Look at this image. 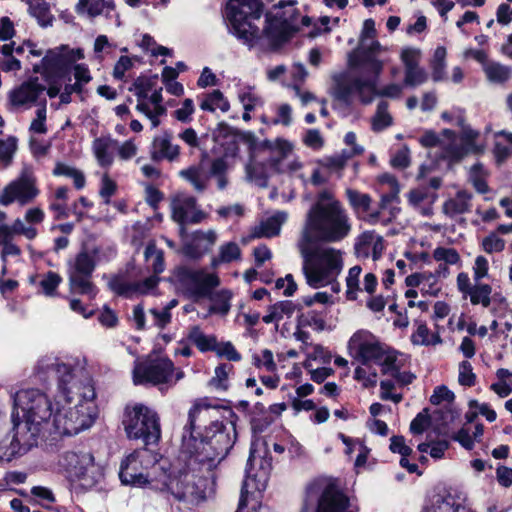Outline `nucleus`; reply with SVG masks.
I'll return each instance as SVG.
<instances>
[{
    "mask_svg": "<svg viewBox=\"0 0 512 512\" xmlns=\"http://www.w3.org/2000/svg\"><path fill=\"white\" fill-rule=\"evenodd\" d=\"M352 222L344 205L329 190L321 191L306 213L297 242L308 244L338 243L349 236Z\"/></svg>",
    "mask_w": 512,
    "mask_h": 512,
    "instance_id": "f257e3e1",
    "label": "nucleus"
},
{
    "mask_svg": "<svg viewBox=\"0 0 512 512\" xmlns=\"http://www.w3.org/2000/svg\"><path fill=\"white\" fill-rule=\"evenodd\" d=\"M15 411L12 422L18 424V432L26 445H37L39 439L48 437L54 416L50 398L39 389H23L13 397Z\"/></svg>",
    "mask_w": 512,
    "mask_h": 512,
    "instance_id": "f03ea898",
    "label": "nucleus"
},
{
    "mask_svg": "<svg viewBox=\"0 0 512 512\" xmlns=\"http://www.w3.org/2000/svg\"><path fill=\"white\" fill-rule=\"evenodd\" d=\"M222 418V421H212L199 438L192 434L188 438L184 436L186 451L209 469L227 455L236 440L237 415L231 409H224Z\"/></svg>",
    "mask_w": 512,
    "mask_h": 512,
    "instance_id": "7ed1b4c3",
    "label": "nucleus"
},
{
    "mask_svg": "<svg viewBox=\"0 0 512 512\" xmlns=\"http://www.w3.org/2000/svg\"><path fill=\"white\" fill-rule=\"evenodd\" d=\"M296 246L303 260L302 272L306 283L314 289L333 285L343 270L344 252L317 244H308L306 250L301 242H297Z\"/></svg>",
    "mask_w": 512,
    "mask_h": 512,
    "instance_id": "20e7f679",
    "label": "nucleus"
},
{
    "mask_svg": "<svg viewBox=\"0 0 512 512\" xmlns=\"http://www.w3.org/2000/svg\"><path fill=\"white\" fill-rule=\"evenodd\" d=\"M225 18L229 31L249 49L265 50L264 29L254 24L262 15V4L259 0H227Z\"/></svg>",
    "mask_w": 512,
    "mask_h": 512,
    "instance_id": "39448f33",
    "label": "nucleus"
},
{
    "mask_svg": "<svg viewBox=\"0 0 512 512\" xmlns=\"http://www.w3.org/2000/svg\"><path fill=\"white\" fill-rule=\"evenodd\" d=\"M67 402L78 400L79 403L73 407L57 408L53 419L49 436H72L89 429L97 418V407L94 403L96 397L93 387V396L88 398L84 395L83 388H75L72 397L63 396Z\"/></svg>",
    "mask_w": 512,
    "mask_h": 512,
    "instance_id": "423d86ee",
    "label": "nucleus"
},
{
    "mask_svg": "<svg viewBox=\"0 0 512 512\" xmlns=\"http://www.w3.org/2000/svg\"><path fill=\"white\" fill-rule=\"evenodd\" d=\"M35 373L41 379L55 374L58 379V390L62 396L72 397L75 388H83L84 395L88 398L93 396V382L88 372L82 368H74L53 355L40 358L35 366Z\"/></svg>",
    "mask_w": 512,
    "mask_h": 512,
    "instance_id": "0eeeda50",
    "label": "nucleus"
},
{
    "mask_svg": "<svg viewBox=\"0 0 512 512\" xmlns=\"http://www.w3.org/2000/svg\"><path fill=\"white\" fill-rule=\"evenodd\" d=\"M371 77L356 76L350 72H341L332 76L334 82L333 94L336 99L345 103L350 102L353 94H358L360 101L364 104L372 102L376 95L398 98L402 93V88L398 84H391L377 91L378 75L370 72Z\"/></svg>",
    "mask_w": 512,
    "mask_h": 512,
    "instance_id": "6e6552de",
    "label": "nucleus"
},
{
    "mask_svg": "<svg viewBox=\"0 0 512 512\" xmlns=\"http://www.w3.org/2000/svg\"><path fill=\"white\" fill-rule=\"evenodd\" d=\"M356 512L349 498L334 484L317 479L311 482L305 492L301 512Z\"/></svg>",
    "mask_w": 512,
    "mask_h": 512,
    "instance_id": "1a4fd4ad",
    "label": "nucleus"
},
{
    "mask_svg": "<svg viewBox=\"0 0 512 512\" xmlns=\"http://www.w3.org/2000/svg\"><path fill=\"white\" fill-rule=\"evenodd\" d=\"M351 355L363 365L376 363L381 366V372L388 371V367L395 361V350L383 345L369 331L355 332L348 342Z\"/></svg>",
    "mask_w": 512,
    "mask_h": 512,
    "instance_id": "9d476101",
    "label": "nucleus"
},
{
    "mask_svg": "<svg viewBox=\"0 0 512 512\" xmlns=\"http://www.w3.org/2000/svg\"><path fill=\"white\" fill-rule=\"evenodd\" d=\"M128 438L141 439L147 445L156 444L161 436L157 413L143 404L127 407L123 420Z\"/></svg>",
    "mask_w": 512,
    "mask_h": 512,
    "instance_id": "9b49d317",
    "label": "nucleus"
},
{
    "mask_svg": "<svg viewBox=\"0 0 512 512\" xmlns=\"http://www.w3.org/2000/svg\"><path fill=\"white\" fill-rule=\"evenodd\" d=\"M478 135L479 133L477 131L469 127H464L460 142L456 141L454 132L448 129L443 131V136L448 141L447 144H445L443 140H440L432 131L426 132L419 141L424 147L443 145L444 156L450 160L458 161L470 153L481 154L484 152L485 147L476 143Z\"/></svg>",
    "mask_w": 512,
    "mask_h": 512,
    "instance_id": "f8f14e48",
    "label": "nucleus"
},
{
    "mask_svg": "<svg viewBox=\"0 0 512 512\" xmlns=\"http://www.w3.org/2000/svg\"><path fill=\"white\" fill-rule=\"evenodd\" d=\"M295 1L280 4L271 16L267 18L264 27L265 50H274L287 42L298 30L299 14L294 7Z\"/></svg>",
    "mask_w": 512,
    "mask_h": 512,
    "instance_id": "ddd939ff",
    "label": "nucleus"
},
{
    "mask_svg": "<svg viewBox=\"0 0 512 512\" xmlns=\"http://www.w3.org/2000/svg\"><path fill=\"white\" fill-rule=\"evenodd\" d=\"M174 279L177 290L193 302L210 297L213 289L220 284L216 274L189 267L177 268Z\"/></svg>",
    "mask_w": 512,
    "mask_h": 512,
    "instance_id": "4468645a",
    "label": "nucleus"
},
{
    "mask_svg": "<svg viewBox=\"0 0 512 512\" xmlns=\"http://www.w3.org/2000/svg\"><path fill=\"white\" fill-rule=\"evenodd\" d=\"M183 378L184 372L175 369L173 362L168 358L147 359L136 363L133 369V381L137 385L149 383L154 386H172Z\"/></svg>",
    "mask_w": 512,
    "mask_h": 512,
    "instance_id": "2eb2a0df",
    "label": "nucleus"
},
{
    "mask_svg": "<svg viewBox=\"0 0 512 512\" xmlns=\"http://www.w3.org/2000/svg\"><path fill=\"white\" fill-rule=\"evenodd\" d=\"M40 195L38 179L31 167H24L19 175L8 182L0 192V205L17 204L20 207L33 203Z\"/></svg>",
    "mask_w": 512,
    "mask_h": 512,
    "instance_id": "dca6fc26",
    "label": "nucleus"
},
{
    "mask_svg": "<svg viewBox=\"0 0 512 512\" xmlns=\"http://www.w3.org/2000/svg\"><path fill=\"white\" fill-rule=\"evenodd\" d=\"M376 29L372 19H366L363 23L357 59L350 60V66L359 67L363 72L380 74L384 60L378 59V55L385 50L381 44L374 40Z\"/></svg>",
    "mask_w": 512,
    "mask_h": 512,
    "instance_id": "f3484780",
    "label": "nucleus"
},
{
    "mask_svg": "<svg viewBox=\"0 0 512 512\" xmlns=\"http://www.w3.org/2000/svg\"><path fill=\"white\" fill-rule=\"evenodd\" d=\"M154 461L148 449L135 450L120 465L119 478L124 485L142 487L149 483L144 470Z\"/></svg>",
    "mask_w": 512,
    "mask_h": 512,
    "instance_id": "a211bd4d",
    "label": "nucleus"
},
{
    "mask_svg": "<svg viewBox=\"0 0 512 512\" xmlns=\"http://www.w3.org/2000/svg\"><path fill=\"white\" fill-rule=\"evenodd\" d=\"M153 488L169 491L179 501L195 503L204 498L201 479L190 472H182L169 477V480L164 482L161 487L155 485Z\"/></svg>",
    "mask_w": 512,
    "mask_h": 512,
    "instance_id": "6ab92c4d",
    "label": "nucleus"
},
{
    "mask_svg": "<svg viewBox=\"0 0 512 512\" xmlns=\"http://www.w3.org/2000/svg\"><path fill=\"white\" fill-rule=\"evenodd\" d=\"M261 447L265 448V443H254L251 447L246 469L247 476L241 489L239 508L246 506V494L249 487L258 491L266 487L269 464L266 463V467L262 465Z\"/></svg>",
    "mask_w": 512,
    "mask_h": 512,
    "instance_id": "aec40b11",
    "label": "nucleus"
},
{
    "mask_svg": "<svg viewBox=\"0 0 512 512\" xmlns=\"http://www.w3.org/2000/svg\"><path fill=\"white\" fill-rule=\"evenodd\" d=\"M61 465L71 476L85 480L87 484H93L100 476V469L94 462L93 455L88 451L66 452L61 460Z\"/></svg>",
    "mask_w": 512,
    "mask_h": 512,
    "instance_id": "412c9836",
    "label": "nucleus"
},
{
    "mask_svg": "<svg viewBox=\"0 0 512 512\" xmlns=\"http://www.w3.org/2000/svg\"><path fill=\"white\" fill-rule=\"evenodd\" d=\"M170 207L173 220L181 225L185 223L197 224L206 217V214L197 208L195 197L187 193L180 192L173 195Z\"/></svg>",
    "mask_w": 512,
    "mask_h": 512,
    "instance_id": "4be33fe9",
    "label": "nucleus"
},
{
    "mask_svg": "<svg viewBox=\"0 0 512 512\" xmlns=\"http://www.w3.org/2000/svg\"><path fill=\"white\" fill-rule=\"evenodd\" d=\"M46 90L39 82L38 77H33L12 89L8 94V101L14 108H31Z\"/></svg>",
    "mask_w": 512,
    "mask_h": 512,
    "instance_id": "5701e85b",
    "label": "nucleus"
},
{
    "mask_svg": "<svg viewBox=\"0 0 512 512\" xmlns=\"http://www.w3.org/2000/svg\"><path fill=\"white\" fill-rule=\"evenodd\" d=\"M12 435L5 427H0V461L9 462L16 455L29 451L35 445H26L24 438L18 432V424L12 422Z\"/></svg>",
    "mask_w": 512,
    "mask_h": 512,
    "instance_id": "b1692460",
    "label": "nucleus"
},
{
    "mask_svg": "<svg viewBox=\"0 0 512 512\" xmlns=\"http://www.w3.org/2000/svg\"><path fill=\"white\" fill-rule=\"evenodd\" d=\"M101 249L97 246L84 245L75 258L69 262L68 273L92 275L101 261Z\"/></svg>",
    "mask_w": 512,
    "mask_h": 512,
    "instance_id": "393cba45",
    "label": "nucleus"
},
{
    "mask_svg": "<svg viewBox=\"0 0 512 512\" xmlns=\"http://www.w3.org/2000/svg\"><path fill=\"white\" fill-rule=\"evenodd\" d=\"M170 132L164 131L153 138L150 148V157L154 161H176L180 156V147L173 143Z\"/></svg>",
    "mask_w": 512,
    "mask_h": 512,
    "instance_id": "a878e982",
    "label": "nucleus"
},
{
    "mask_svg": "<svg viewBox=\"0 0 512 512\" xmlns=\"http://www.w3.org/2000/svg\"><path fill=\"white\" fill-rule=\"evenodd\" d=\"M384 250V241L379 234L366 231L362 233L355 243V252L359 258H372L378 260Z\"/></svg>",
    "mask_w": 512,
    "mask_h": 512,
    "instance_id": "bb28decb",
    "label": "nucleus"
},
{
    "mask_svg": "<svg viewBox=\"0 0 512 512\" xmlns=\"http://www.w3.org/2000/svg\"><path fill=\"white\" fill-rule=\"evenodd\" d=\"M117 148L118 141L109 135L95 138L91 145L97 164L102 168H109L113 164Z\"/></svg>",
    "mask_w": 512,
    "mask_h": 512,
    "instance_id": "cd10ccee",
    "label": "nucleus"
},
{
    "mask_svg": "<svg viewBox=\"0 0 512 512\" xmlns=\"http://www.w3.org/2000/svg\"><path fill=\"white\" fill-rule=\"evenodd\" d=\"M473 195L466 190H459L453 196L448 198L442 205L443 213L454 218L458 215L465 214L470 211L472 207Z\"/></svg>",
    "mask_w": 512,
    "mask_h": 512,
    "instance_id": "c85d7f7f",
    "label": "nucleus"
},
{
    "mask_svg": "<svg viewBox=\"0 0 512 512\" xmlns=\"http://www.w3.org/2000/svg\"><path fill=\"white\" fill-rule=\"evenodd\" d=\"M424 512H474L451 494H437L431 499Z\"/></svg>",
    "mask_w": 512,
    "mask_h": 512,
    "instance_id": "c756f323",
    "label": "nucleus"
},
{
    "mask_svg": "<svg viewBox=\"0 0 512 512\" xmlns=\"http://www.w3.org/2000/svg\"><path fill=\"white\" fill-rule=\"evenodd\" d=\"M288 214L278 211L267 219L263 220L253 229L252 236L255 238H271L279 235L281 226L286 222Z\"/></svg>",
    "mask_w": 512,
    "mask_h": 512,
    "instance_id": "7c9ffc66",
    "label": "nucleus"
},
{
    "mask_svg": "<svg viewBox=\"0 0 512 512\" xmlns=\"http://www.w3.org/2000/svg\"><path fill=\"white\" fill-rule=\"evenodd\" d=\"M146 108L144 110H137L144 114L151 122L152 128L160 125L159 118L166 114V108L163 105L162 89H155L152 91L151 96L147 98Z\"/></svg>",
    "mask_w": 512,
    "mask_h": 512,
    "instance_id": "2f4dec72",
    "label": "nucleus"
},
{
    "mask_svg": "<svg viewBox=\"0 0 512 512\" xmlns=\"http://www.w3.org/2000/svg\"><path fill=\"white\" fill-rule=\"evenodd\" d=\"M66 67L62 47L49 50L43 57L41 64L35 65V73L52 74Z\"/></svg>",
    "mask_w": 512,
    "mask_h": 512,
    "instance_id": "473e14b6",
    "label": "nucleus"
},
{
    "mask_svg": "<svg viewBox=\"0 0 512 512\" xmlns=\"http://www.w3.org/2000/svg\"><path fill=\"white\" fill-rule=\"evenodd\" d=\"M75 10L79 15L96 17L102 14L108 15L114 10V4L110 0H78Z\"/></svg>",
    "mask_w": 512,
    "mask_h": 512,
    "instance_id": "72a5a7b5",
    "label": "nucleus"
},
{
    "mask_svg": "<svg viewBox=\"0 0 512 512\" xmlns=\"http://www.w3.org/2000/svg\"><path fill=\"white\" fill-rule=\"evenodd\" d=\"M262 147L269 152L268 165L272 168L273 158H278L282 163L288 160L293 151V144L286 139L265 140Z\"/></svg>",
    "mask_w": 512,
    "mask_h": 512,
    "instance_id": "f704fd0d",
    "label": "nucleus"
},
{
    "mask_svg": "<svg viewBox=\"0 0 512 512\" xmlns=\"http://www.w3.org/2000/svg\"><path fill=\"white\" fill-rule=\"evenodd\" d=\"M296 310V305L289 300L279 301L268 308V312L262 320L266 324L278 323L281 320L291 318Z\"/></svg>",
    "mask_w": 512,
    "mask_h": 512,
    "instance_id": "c9c22d12",
    "label": "nucleus"
},
{
    "mask_svg": "<svg viewBox=\"0 0 512 512\" xmlns=\"http://www.w3.org/2000/svg\"><path fill=\"white\" fill-rule=\"evenodd\" d=\"M179 176L189 182L196 192L202 193L208 188L209 173L200 166H190L179 172Z\"/></svg>",
    "mask_w": 512,
    "mask_h": 512,
    "instance_id": "e433bc0d",
    "label": "nucleus"
},
{
    "mask_svg": "<svg viewBox=\"0 0 512 512\" xmlns=\"http://www.w3.org/2000/svg\"><path fill=\"white\" fill-rule=\"evenodd\" d=\"M409 204L419 211L422 215H430L432 213V204L435 200V195H429L423 189H414L408 193Z\"/></svg>",
    "mask_w": 512,
    "mask_h": 512,
    "instance_id": "4c0bfd02",
    "label": "nucleus"
},
{
    "mask_svg": "<svg viewBox=\"0 0 512 512\" xmlns=\"http://www.w3.org/2000/svg\"><path fill=\"white\" fill-rule=\"evenodd\" d=\"M187 339L201 352L213 351L217 340L215 335L205 334L198 325L191 326L188 329Z\"/></svg>",
    "mask_w": 512,
    "mask_h": 512,
    "instance_id": "58836bf2",
    "label": "nucleus"
},
{
    "mask_svg": "<svg viewBox=\"0 0 512 512\" xmlns=\"http://www.w3.org/2000/svg\"><path fill=\"white\" fill-rule=\"evenodd\" d=\"M416 330L411 335V342L420 346H435L442 343L438 333H431L427 325L422 321L416 322Z\"/></svg>",
    "mask_w": 512,
    "mask_h": 512,
    "instance_id": "ea45409f",
    "label": "nucleus"
},
{
    "mask_svg": "<svg viewBox=\"0 0 512 512\" xmlns=\"http://www.w3.org/2000/svg\"><path fill=\"white\" fill-rule=\"evenodd\" d=\"M241 257V249L235 242H227L222 244L218 249V255L211 260V266L217 268L224 263H230L239 260Z\"/></svg>",
    "mask_w": 512,
    "mask_h": 512,
    "instance_id": "a19ab883",
    "label": "nucleus"
},
{
    "mask_svg": "<svg viewBox=\"0 0 512 512\" xmlns=\"http://www.w3.org/2000/svg\"><path fill=\"white\" fill-rule=\"evenodd\" d=\"M90 277L91 275L68 273L71 290L77 291L81 294H86L91 299L95 298L97 290L93 283L90 281Z\"/></svg>",
    "mask_w": 512,
    "mask_h": 512,
    "instance_id": "79ce46f5",
    "label": "nucleus"
},
{
    "mask_svg": "<svg viewBox=\"0 0 512 512\" xmlns=\"http://www.w3.org/2000/svg\"><path fill=\"white\" fill-rule=\"evenodd\" d=\"M364 149L361 146H355L352 150H343L341 154L325 158L322 165L331 171H341L348 159L355 155L363 153Z\"/></svg>",
    "mask_w": 512,
    "mask_h": 512,
    "instance_id": "37998d69",
    "label": "nucleus"
},
{
    "mask_svg": "<svg viewBox=\"0 0 512 512\" xmlns=\"http://www.w3.org/2000/svg\"><path fill=\"white\" fill-rule=\"evenodd\" d=\"M393 124V118L388 111V103L380 101L377 104L375 115L371 119V128L374 132H381Z\"/></svg>",
    "mask_w": 512,
    "mask_h": 512,
    "instance_id": "c03bdc74",
    "label": "nucleus"
},
{
    "mask_svg": "<svg viewBox=\"0 0 512 512\" xmlns=\"http://www.w3.org/2000/svg\"><path fill=\"white\" fill-rule=\"evenodd\" d=\"M497 381L490 388L499 397L505 398L512 393V372L508 369L500 368L496 372Z\"/></svg>",
    "mask_w": 512,
    "mask_h": 512,
    "instance_id": "a18cd8bd",
    "label": "nucleus"
},
{
    "mask_svg": "<svg viewBox=\"0 0 512 512\" xmlns=\"http://www.w3.org/2000/svg\"><path fill=\"white\" fill-rule=\"evenodd\" d=\"M492 287L489 284L475 282L473 288L467 294L473 305H482L487 308L491 304Z\"/></svg>",
    "mask_w": 512,
    "mask_h": 512,
    "instance_id": "49530a36",
    "label": "nucleus"
},
{
    "mask_svg": "<svg viewBox=\"0 0 512 512\" xmlns=\"http://www.w3.org/2000/svg\"><path fill=\"white\" fill-rule=\"evenodd\" d=\"M227 172L228 164L224 158H216L211 162L209 178H215L219 190H224L229 183Z\"/></svg>",
    "mask_w": 512,
    "mask_h": 512,
    "instance_id": "de8ad7c7",
    "label": "nucleus"
},
{
    "mask_svg": "<svg viewBox=\"0 0 512 512\" xmlns=\"http://www.w3.org/2000/svg\"><path fill=\"white\" fill-rule=\"evenodd\" d=\"M403 363L400 359L399 353L395 352V361L389 365V369L386 372H382L384 375L392 376L400 386L408 385L412 383L415 376L409 371H401Z\"/></svg>",
    "mask_w": 512,
    "mask_h": 512,
    "instance_id": "09e8293b",
    "label": "nucleus"
},
{
    "mask_svg": "<svg viewBox=\"0 0 512 512\" xmlns=\"http://www.w3.org/2000/svg\"><path fill=\"white\" fill-rule=\"evenodd\" d=\"M200 108L204 111L210 112H213L218 108L222 112H227L230 108V104L220 90H214L202 100Z\"/></svg>",
    "mask_w": 512,
    "mask_h": 512,
    "instance_id": "8fccbe9b",
    "label": "nucleus"
},
{
    "mask_svg": "<svg viewBox=\"0 0 512 512\" xmlns=\"http://www.w3.org/2000/svg\"><path fill=\"white\" fill-rule=\"evenodd\" d=\"M144 257L147 262H151V268L155 275L161 274L165 270L164 252L158 249L154 242L148 243Z\"/></svg>",
    "mask_w": 512,
    "mask_h": 512,
    "instance_id": "3c124183",
    "label": "nucleus"
},
{
    "mask_svg": "<svg viewBox=\"0 0 512 512\" xmlns=\"http://www.w3.org/2000/svg\"><path fill=\"white\" fill-rule=\"evenodd\" d=\"M487 177L488 172L481 163H476L471 166L468 179L478 193L484 194L489 191V187L486 183Z\"/></svg>",
    "mask_w": 512,
    "mask_h": 512,
    "instance_id": "603ef678",
    "label": "nucleus"
},
{
    "mask_svg": "<svg viewBox=\"0 0 512 512\" xmlns=\"http://www.w3.org/2000/svg\"><path fill=\"white\" fill-rule=\"evenodd\" d=\"M483 70L487 79L493 83H504L511 74L510 68L497 62L485 63Z\"/></svg>",
    "mask_w": 512,
    "mask_h": 512,
    "instance_id": "864d4df0",
    "label": "nucleus"
},
{
    "mask_svg": "<svg viewBox=\"0 0 512 512\" xmlns=\"http://www.w3.org/2000/svg\"><path fill=\"white\" fill-rule=\"evenodd\" d=\"M212 301V306L210 307L211 313H218L221 315H226L230 310V300L232 298V293L228 290H221L216 294H211L208 297Z\"/></svg>",
    "mask_w": 512,
    "mask_h": 512,
    "instance_id": "5fc2aeb1",
    "label": "nucleus"
},
{
    "mask_svg": "<svg viewBox=\"0 0 512 512\" xmlns=\"http://www.w3.org/2000/svg\"><path fill=\"white\" fill-rule=\"evenodd\" d=\"M362 269L360 266H353L349 269L348 275L346 277V296L347 299L354 301L358 298V292L361 291L360 288V275Z\"/></svg>",
    "mask_w": 512,
    "mask_h": 512,
    "instance_id": "6e6d98bb",
    "label": "nucleus"
},
{
    "mask_svg": "<svg viewBox=\"0 0 512 512\" xmlns=\"http://www.w3.org/2000/svg\"><path fill=\"white\" fill-rule=\"evenodd\" d=\"M345 193L350 206L355 211H369L372 200L368 194L361 193L351 188L346 189Z\"/></svg>",
    "mask_w": 512,
    "mask_h": 512,
    "instance_id": "4d7b16f0",
    "label": "nucleus"
},
{
    "mask_svg": "<svg viewBox=\"0 0 512 512\" xmlns=\"http://www.w3.org/2000/svg\"><path fill=\"white\" fill-rule=\"evenodd\" d=\"M114 49L115 45L109 41L106 35H98L93 44V60L101 63Z\"/></svg>",
    "mask_w": 512,
    "mask_h": 512,
    "instance_id": "13d9d810",
    "label": "nucleus"
},
{
    "mask_svg": "<svg viewBox=\"0 0 512 512\" xmlns=\"http://www.w3.org/2000/svg\"><path fill=\"white\" fill-rule=\"evenodd\" d=\"M253 365L258 369H263L266 372H277V364L274 360V355L271 350L264 349L258 354L252 356Z\"/></svg>",
    "mask_w": 512,
    "mask_h": 512,
    "instance_id": "bf43d9fd",
    "label": "nucleus"
},
{
    "mask_svg": "<svg viewBox=\"0 0 512 512\" xmlns=\"http://www.w3.org/2000/svg\"><path fill=\"white\" fill-rule=\"evenodd\" d=\"M108 285L109 288L118 295L125 297H132L136 295L137 286L135 282H128L124 280L122 277L112 278L109 281Z\"/></svg>",
    "mask_w": 512,
    "mask_h": 512,
    "instance_id": "052dcab7",
    "label": "nucleus"
},
{
    "mask_svg": "<svg viewBox=\"0 0 512 512\" xmlns=\"http://www.w3.org/2000/svg\"><path fill=\"white\" fill-rule=\"evenodd\" d=\"M217 240V234L214 230L196 231L193 234V243L202 252L209 251Z\"/></svg>",
    "mask_w": 512,
    "mask_h": 512,
    "instance_id": "680f3d73",
    "label": "nucleus"
},
{
    "mask_svg": "<svg viewBox=\"0 0 512 512\" xmlns=\"http://www.w3.org/2000/svg\"><path fill=\"white\" fill-rule=\"evenodd\" d=\"M354 378L365 388H371L377 385V372L371 367H366V365L358 366L355 369Z\"/></svg>",
    "mask_w": 512,
    "mask_h": 512,
    "instance_id": "e2e57ef3",
    "label": "nucleus"
},
{
    "mask_svg": "<svg viewBox=\"0 0 512 512\" xmlns=\"http://www.w3.org/2000/svg\"><path fill=\"white\" fill-rule=\"evenodd\" d=\"M73 74L75 83L69 84V90H83L84 85L88 84L92 80L90 71L85 64L74 65Z\"/></svg>",
    "mask_w": 512,
    "mask_h": 512,
    "instance_id": "0e129e2a",
    "label": "nucleus"
},
{
    "mask_svg": "<svg viewBox=\"0 0 512 512\" xmlns=\"http://www.w3.org/2000/svg\"><path fill=\"white\" fill-rule=\"evenodd\" d=\"M299 325L311 327L315 331H323L326 327V321L321 313L309 311L300 317Z\"/></svg>",
    "mask_w": 512,
    "mask_h": 512,
    "instance_id": "69168bd1",
    "label": "nucleus"
},
{
    "mask_svg": "<svg viewBox=\"0 0 512 512\" xmlns=\"http://www.w3.org/2000/svg\"><path fill=\"white\" fill-rule=\"evenodd\" d=\"M505 246V240L500 238L496 232L490 233L484 237L481 242L482 249L488 254L502 252Z\"/></svg>",
    "mask_w": 512,
    "mask_h": 512,
    "instance_id": "338daca9",
    "label": "nucleus"
},
{
    "mask_svg": "<svg viewBox=\"0 0 512 512\" xmlns=\"http://www.w3.org/2000/svg\"><path fill=\"white\" fill-rule=\"evenodd\" d=\"M232 370L233 366L231 364H221L217 366L215 368V375L210 382L211 385L216 389L226 390L228 387V377Z\"/></svg>",
    "mask_w": 512,
    "mask_h": 512,
    "instance_id": "774afa93",
    "label": "nucleus"
}]
</instances>
